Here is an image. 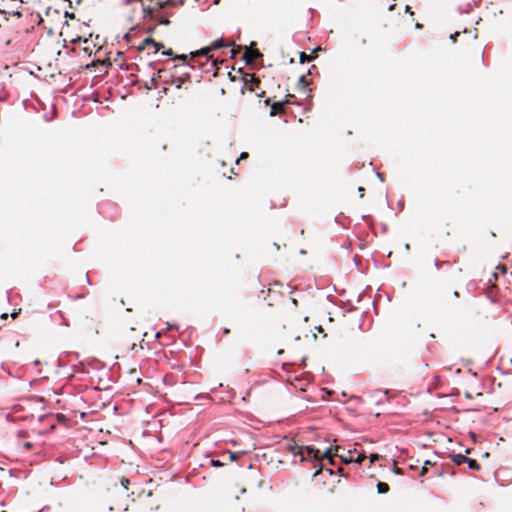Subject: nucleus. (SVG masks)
<instances>
[{
    "label": "nucleus",
    "mask_w": 512,
    "mask_h": 512,
    "mask_svg": "<svg viewBox=\"0 0 512 512\" xmlns=\"http://www.w3.org/2000/svg\"><path fill=\"white\" fill-rule=\"evenodd\" d=\"M58 14H59V11L57 9H54L52 11L51 7H47V9H46L47 16L58 15Z\"/></svg>",
    "instance_id": "nucleus-20"
},
{
    "label": "nucleus",
    "mask_w": 512,
    "mask_h": 512,
    "mask_svg": "<svg viewBox=\"0 0 512 512\" xmlns=\"http://www.w3.org/2000/svg\"><path fill=\"white\" fill-rule=\"evenodd\" d=\"M224 333L228 334V333H230V330L229 329H224Z\"/></svg>",
    "instance_id": "nucleus-47"
},
{
    "label": "nucleus",
    "mask_w": 512,
    "mask_h": 512,
    "mask_svg": "<svg viewBox=\"0 0 512 512\" xmlns=\"http://www.w3.org/2000/svg\"><path fill=\"white\" fill-rule=\"evenodd\" d=\"M84 44H86V46L83 48V51L86 54L91 55L92 54V48L90 47L89 41L87 39L84 40Z\"/></svg>",
    "instance_id": "nucleus-18"
},
{
    "label": "nucleus",
    "mask_w": 512,
    "mask_h": 512,
    "mask_svg": "<svg viewBox=\"0 0 512 512\" xmlns=\"http://www.w3.org/2000/svg\"><path fill=\"white\" fill-rule=\"evenodd\" d=\"M72 3H73L72 1H69L70 8H73Z\"/></svg>",
    "instance_id": "nucleus-51"
},
{
    "label": "nucleus",
    "mask_w": 512,
    "mask_h": 512,
    "mask_svg": "<svg viewBox=\"0 0 512 512\" xmlns=\"http://www.w3.org/2000/svg\"><path fill=\"white\" fill-rule=\"evenodd\" d=\"M248 156H249V155H248V153H247V152H242V153L240 154V157L236 160V162L238 163L240 160L248 158Z\"/></svg>",
    "instance_id": "nucleus-25"
},
{
    "label": "nucleus",
    "mask_w": 512,
    "mask_h": 512,
    "mask_svg": "<svg viewBox=\"0 0 512 512\" xmlns=\"http://www.w3.org/2000/svg\"><path fill=\"white\" fill-rule=\"evenodd\" d=\"M0 14H3L5 16L9 15V16H13L16 18H20L22 16V11L19 8L11 9V8H6L3 6V7H0ZM5 20H8V18L5 17Z\"/></svg>",
    "instance_id": "nucleus-12"
},
{
    "label": "nucleus",
    "mask_w": 512,
    "mask_h": 512,
    "mask_svg": "<svg viewBox=\"0 0 512 512\" xmlns=\"http://www.w3.org/2000/svg\"><path fill=\"white\" fill-rule=\"evenodd\" d=\"M211 463L214 467H221L223 464L219 460H211Z\"/></svg>",
    "instance_id": "nucleus-28"
},
{
    "label": "nucleus",
    "mask_w": 512,
    "mask_h": 512,
    "mask_svg": "<svg viewBox=\"0 0 512 512\" xmlns=\"http://www.w3.org/2000/svg\"><path fill=\"white\" fill-rule=\"evenodd\" d=\"M74 9H75V12L64 11V17L70 18V19H76L77 21L82 22V23L91 22L93 20V17L90 14L85 13L84 11H82L81 9H78V8H74Z\"/></svg>",
    "instance_id": "nucleus-7"
},
{
    "label": "nucleus",
    "mask_w": 512,
    "mask_h": 512,
    "mask_svg": "<svg viewBox=\"0 0 512 512\" xmlns=\"http://www.w3.org/2000/svg\"><path fill=\"white\" fill-rule=\"evenodd\" d=\"M242 80V94H244L245 90H248L255 92L258 97H264L265 91L261 89V80L254 73H243Z\"/></svg>",
    "instance_id": "nucleus-3"
},
{
    "label": "nucleus",
    "mask_w": 512,
    "mask_h": 512,
    "mask_svg": "<svg viewBox=\"0 0 512 512\" xmlns=\"http://www.w3.org/2000/svg\"><path fill=\"white\" fill-rule=\"evenodd\" d=\"M7 318H8V314L7 313H3L1 315V319H5L6 320Z\"/></svg>",
    "instance_id": "nucleus-41"
},
{
    "label": "nucleus",
    "mask_w": 512,
    "mask_h": 512,
    "mask_svg": "<svg viewBox=\"0 0 512 512\" xmlns=\"http://www.w3.org/2000/svg\"><path fill=\"white\" fill-rule=\"evenodd\" d=\"M291 301H292V303H293L294 305H296V304H297V301H296L295 299H291Z\"/></svg>",
    "instance_id": "nucleus-48"
},
{
    "label": "nucleus",
    "mask_w": 512,
    "mask_h": 512,
    "mask_svg": "<svg viewBox=\"0 0 512 512\" xmlns=\"http://www.w3.org/2000/svg\"><path fill=\"white\" fill-rule=\"evenodd\" d=\"M150 47H153L154 52L157 53L161 48L164 47V45L162 43L156 42L153 38L148 37L142 41V43L138 47V50L143 51Z\"/></svg>",
    "instance_id": "nucleus-9"
},
{
    "label": "nucleus",
    "mask_w": 512,
    "mask_h": 512,
    "mask_svg": "<svg viewBox=\"0 0 512 512\" xmlns=\"http://www.w3.org/2000/svg\"><path fill=\"white\" fill-rule=\"evenodd\" d=\"M260 57H262V54L257 48H254L252 46L246 47V50L243 55V59L246 61V63H252Z\"/></svg>",
    "instance_id": "nucleus-10"
},
{
    "label": "nucleus",
    "mask_w": 512,
    "mask_h": 512,
    "mask_svg": "<svg viewBox=\"0 0 512 512\" xmlns=\"http://www.w3.org/2000/svg\"><path fill=\"white\" fill-rule=\"evenodd\" d=\"M299 84L302 85L303 87H306L308 86L309 84V81L307 80L306 76L305 75H302L299 79Z\"/></svg>",
    "instance_id": "nucleus-19"
},
{
    "label": "nucleus",
    "mask_w": 512,
    "mask_h": 512,
    "mask_svg": "<svg viewBox=\"0 0 512 512\" xmlns=\"http://www.w3.org/2000/svg\"><path fill=\"white\" fill-rule=\"evenodd\" d=\"M378 493L384 494L389 491V485L385 482H378L377 484Z\"/></svg>",
    "instance_id": "nucleus-16"
},
{
    "label": "nucleus",
    "mask_w": 512,
    "mask_h": 512,
    "mask_svg": "<svg viewBox=\"0 0 512 512\" xmlns=\"http://www.w3.org/2000/svg\"><path fill=\"white\" fill-rule=\"evenodd\" d=\"M366 456L364 454H359L355 459L353 458V462L361 463L365 460Z\"/></svg>",
    "instance_id": "nucleus-21"
},
{
    "label": "nucleus",
    "mask_w": 512,
    "mask_h": 512,
    "mask_svg": "<svg viewBox=\"0 0 512 512\" xmlns=\"http://www.w3.org/2000/svg\"><path fill=\"white\" fill-rule=\"evenodd\" d=\"M327 471L330 473V474H333V471L331 469H327Z\"/></svg>",
    "instance_id": "nucleus-52"
},
{
    "label": "nucleus",
    "mask_w": 512,
    "mask_h": 512,
    "mask_svg": "<svg viewBox=\"0 0 512 512\" xmlns=\"http://www.w3.org/2000/svg\"><path fill=\"white\" fill-rule=\"evenodd\" d=\"M339 449H340L339 446L330 447L323 454H321L320 450H318V449H315V448L310 447V446L306 447L308 455H312L313 458L316 461H320V460H323V459H328L329 463L332 464V465H334V460H333V455L334 454H333V451H338Z\"/></svg>",
    "instance_id": "nucleus-6"
},
{
    "label": "nucleus",
    "mask_w": 512,
    "mask_h": 512,
    "mask_svg": "<svg viewBox=\"0 0 512 512\" xmlns=\"http://www.w3.org/2000/svg\"><path fill=\"white\" fill-rule=\"evenodd\" d=\"M339 449H340L339 446L330 447L323 454H321L320 450H318V449H315V448L310 447V446L306 447L308 455H312L313 458L316 461H320V460H323V459H328L329 463L332 464V465H334V460H333V455L334 454H333V451H338Z\"/></svg>",
    "instance_id": "nucleus-5"
},
{
    "label": "nucleus",
    "mask_w": 512,
    "mask_h": 512,
    "mask_svg": "<svg viewBox=\"0 0 512 512\" xmlns=\"http://www.w3.org/2000/svg\"><path fill=\"white\" fill-rule=\"evenodd\" d=\"M240 50V47H233L231 50H230V53H231V58H235L236 57V54L239 52Z\"/></svg>",
    "instance_id": "nucleus-23"
},
{
    "label": "nucleus",
    "mask_w": 512,
    "mask_h": 512,
    "mask_svg": "<svg viewBox=\"0 0 512 512\" xmlns=\"http://www.w3.org/2000/svg\"><path fill=\"white\" fill-rule=\"evenodd\" d=\"M435 464H436V463H433V462H431L430 460H426V461H424V463H423V465H424V466H427V467H428V466L435 465Z\"/></svg>",
    "instance_id": "nucleus-34"
},
{
    "label": "nucleus",
    "mask_w": 512,
    "mask_h": 512,
    "mask_svg": "<svg viewBox=\"0 0 512 512\" xmlns=\"http://www.w3.org/2000/svg\"><path fill=\"white\" fill-rule=\"evenodd\" d=\"M230 458H231L232 460H235V459H236L235 454H234V453H230Z\"/></svg>",
    "instance_id": "nucleus-43"
},
{
    "label": "nucleus",
    "mask_w": 512,
    "mask_h": 512,
    "mask_svg": "<svg viewBox=\"0 0 512 512\" xmlns=\"http://www.w3.org/2000/svg\"><path fill=\"white\" fill-rule=\"evenodd\" d=\"M170 2H157L156 7L141 6L139 8H132L129 20L133 22L136 19H153L160 25H169L170 20L161 14V10Z\"/></svg>",
    "instance_id": "nucleus-2"
},
{
    "label": "nucleus",
    "mask_w": 512,
    "mask_h": 512,
    "mask_svg": "<svg viewBox=\"0 0 512 512\" xmlns=\"http://www.w3.org/2000/svg\"><path fill=\"white\" fill-rule=\"evenodd\" d=\"M459 35H460V33H459V32H455L454 34H451L450 38H451V40H452L453 42H455V41H456V38H457Z\"/></svg>",
    "instance_id": "nucleus-32"
},
{
    "label": "nucleus",
    "mask_w": 512,
    "mask_h": 512,
    "mask_svg": "<svg viewBox=\"0 0 512 512\" xmlns=\"http://www.w3.org/2000/svg\"><path fill=\"white\" fill-rule=\"evenodd\" d=\"M465 276L462 269L451 268L447 275L444 276L442 284V296L447 301H453L460 297L459 290L465 283Z\"/></svg>",
    "instance_id": "nucleus-1"
},
{
    "label": "nucleus",
    "mask_w": 512,
    "mask_h": 512,
    "mask_svg": "<svg viewBox=\"0 0 512 512\" xmlns=\"http://www.w3.org/2000/svg\"><path fill=\"white\" fill-rule=\"evenodd\" d=\"M288 97H291V95H287V99L284 102H275V103H273L271 105V110H270V115L271 116H277V115L285 114V104L290 102Z\"/></svg>",
    "instance_id": "nucleus-11"
},
{
    "label": "nucleus",
    "mask_w": 512,
    "mask_h": 512,
    "mask_svg": "<svg viewBox=\"0 0 512 512\" xmlns=\"http://www.w3.org/2000/svg\"><path fill=\"white\" fill-rule=\"evenodd\" d=\"M369 459H370L371 463H374L375 461H377L379 459V455L376 453L370 454Z\"/></svg>",
    "instance_id": "nucleus-24"
},
{
    "label": "nucleus",
    "mask_w": 512,
    "mask_h": 512,
    "mask_svg": "<svg viewBox=\"0 0 512 512\" xmlns=\"http://www.w3.org/2000/svg\"><path fill=\"white\" fill-rule=\"evenodd\" d=\"M283 448L294 456L301 455V462L306 460L303 455L302 447H300L293 439H286V442L283 444Z\"/></svg>",
    "instance_id": "nucleus-8"
},
{
    "label": "nucleus",
    "mask_w": 512,
    "mask_h": 512,
    "mask_svg": "<svg viewBox=\"0 0 512 512\" xmlns=\"http://www.w3.org/2000/svg\"><path fill=\"white\" fill-rule=\"evenodd\" d=\"M231 46L230 43H227L225 42L223 39H219V40H216L214 41L209 47H206V48H203L195 53H191V58H190V62H189V65L193 68L194 65H195V58L197 56H206L208 57V54L211 50H216V49H220L222 47H229Z\"/></svg>",
    "instance_id": "nucleus-4"
},
{
    "label": "nucleus",
    "mask_w": 512,
    "mask_h": 512,
    "mask_svg": "<svg viewBox=\"0 0 512 512\" xmlns=\"http://www.w3.org/2000/svg\"><path fill=\"white\" fill-rule=\"evenodd\" d=\"M404 9H405V12H406V13H409L411 16H413V15H414V13L411 11V7H410V6L406 5V6L404 7Z\"/></svg>",
    "instance_id": "nucleus-31"
},
{
    "label": "nucleus",
    "mask_w": 512,
    "mask_h": 512,
    "mask_svg": "<svg viewBox=\"0 0 512 512\" xmlns=\"http://www.w3.org/2000/svg\"><path fill=\"white\" fill-rule=\"evenodd\" d=\"M427 472H428V467L423 465L421 468V471H420V476L423 477L424 475H426Z\"/></svg>",
    "instance_id": "nucleus-27"
},
{
    "label": "nucleus",
    "mask_w": 512,
    "mask_h": 512,
    "mask_svg": "<svg viewBox=\"0 0 512 512\" xmlns=\"http://www.w3.org/2000/svg\"><path fill=\"white\" fill-rule=\"evenodd\" d=\"M22 446L26 449V450H31L33 448V443L30 442V441H25L22 443Z\"/></svg>",
    "instance_id": "nucleus-22"
},
{
    "label": "nucleus",
    "mask_w": 512,
    "mask_h": 512,
    "mask_svg": "<svg viewBox=\"0 0 512 512\" xmlns=\"http://www.w3.org/2000/svg\"><path fill=\"white\" fill-rule=\"evenodd\" d=\"M466 463L472 470L478 471L481 468L480 464L475 459L468 458V461H466Z\"/></svg>",
    "instance_id": "nucleus-15"
},
{
    "label": "nucleus",
    "mask_w": 512,
    "mask_h": 512,
    "mask_svg": "<svg viewBox=\"0 0 512 512\" xmlns=\"http://www.w3.org/2000/svg\"><path fill=\"white\" fill-rule=\"evenodd\" d=\"M395 8V4L389 6V10L392 11Z\"/></svg>",
    "instance_id": "nucleus-44"
},
{
    "label": "nucleus",
    "mask_w": 512,
    "mask_h": 512,
    "mask_svg": "<svg viewBox=\"0 0 512 512\" xmlns=\"http://www.w3.org/2000/svg\"><path fill=\"white\" fill-rule=\"evenodd\" d=\"M322 471V465H320L313 474V478L317 477Z\"/></svg>",
    "instance_id": "nucleus-29"
},
{
    "label": "nucleus",
    "mask_w": 512,
    "mask_h": 512,
    "mask_svg": "<svg viewBox=\"0 0 512 512\" xmlns=\"http://www.w3.org/2000/svg\"><path fill=\"white\" fill-rule=\"evenodd\" d=\"M175 58H176V59H181V60H183V61H186L187 56H186V55H179V56H176Z\"/></svg>",
    "instance_id": "nucleus-36"
},
{
    "label": "nucleus",
    "mask_w": 512,
    "mask_h": 512,
    "mask_svg": "<svg viewBox=\"0 0 512 512\" xmlns=\"http://www.w3.org/2000/svg\"><path fill=\"white\" fill-rule=\"evenodd\" d=\"M136 346H137V345H136L135 343H133V344H132V346H131V350H135V349H136Z\"/></svg>",
    "instance_id": "nucleus-45"
},
{
    "label": "nucleus",
    "mask_w": 512,
    "mask_h": 512,
    "mask_svg": "<svg viewBox=\"0 0 512 512\" xmlns=\"http://www.w3.org/2000/svg\"><path fill=\"white\" fill-rule=\"evenodd\" d=\"M121 484L124 486V488L128 489V485H129V480L127 478H122L121 479Z\"/></svg>",
    "instance_id": "nucleus-26"
},
{
    "label": "nucleus",
    "mask_w": 512,
    "mask_h": 512,
    "mask_svg": "<svg viewBox=\"0 0 512 512\" xmlns=\"http://www.w3.org/2000/svg\"><path fill=\"white\" fill-rule=\"evenodd\" d=\"M272 293H275V291L273 289L269 288L267 291V295L271 296Z\"/></svg>",
    "instance_id": "nucleus-40"
},
{
    "label": "nucleus",
    "mask_w": 512,
    "mask_h": 512,
    "mask_svg": "<svg viewBox=\"0 0 512 512\" xmlns=\"http://www.w3.org/2000/svg\"><path fill=\"white\" fill-rule=\"evenodd\" d=\"M40 364V361L39 360H35V365H39Z\"/></svg>",
    "instance_id": "nucleus-50"
},
{
    "label": "nucleus",
    "mask_w": 512,
    "mask_h": 512,
    "mask_svg": "<svg viewBox=\"0 0 512 512\" xmlns=\"http://www.w3.org/2000/svg\"><path fill=\"white\" fill-rule=\"evenodd\" d=\"M337 452H338V451H333V454H334V455H333V457H334V456H338ZM339 457H340V459H341V461H342L343 463L348 464V463H352V462H353V457L351 456V451H348V454H347V455H342V454H341V455H339Z\"/></svg>",
    "instance_id": "nucleus-14"
},
{
    "label": "nucleus",
    "mask_w": 512,
    "mask_h": 512,
    "mask_svg": "<svg viewBox=\"0 0 512 512\" xmlns=\"http://www.w3.org/2000/svg\"><path fill=\"white\" fill-rule=\"evenodd\" d=\"M358 191H359L360 196L363 197L365 189L363 187H359Z\"/></svg>",
    "instance_id": "nucleus-37"
},
{
    "label": "nucleus",
    "mask_w": 512,
    "mask_h": 512,
    "mask_svg": "<svg viewBox=\"0 0 512 512\" xmlns=\"http://www.w3.org/2000/svg\"><path fill=\"white\" fill-rule=\"evenodd\" d=\"M162 150H163V151H164V150H166V145H163V146H162Z\"/></svg>",
    "instance_id": "nucleus-53"
},
{
    "label": "nucleus",
    "mask_w": 512,
    "mask_h": 512,
    "mask_svg": "<svg viewBox=\"0 0 512 512\" xmlns=\"http://www.w3.org/2000/svg\"><path fill=\"white\" fill-rule=\"evenodd\" d=\"M418 467V464H410L409 465V469L413 470V469H416Z\"/></svg>",
    "instance_id": "nucleus-38"
},
{
    "label": "nucleus",
    "mask_w": 512,
    "mask_h": 512,
    "mask_svg": "<svg viewBox=\"0 0 512 512\" xmlns=\"http://www.w3.org/2000/svg\"><path fill=\"white\" fill-rule=\"evenodd\" d=\"M393 471H394L396 474H399V475H402V474H403L402 469H400V468H399V467H397L396 465H394Z\"/></svg>",
    "instance_id": "nucleus-30"
},
{
    "label": "nucleus",
    "mask_w": 512,
    "mask_h": 512,
    "mask_svg": "<svg viewBox=\"0 0 512 512\" xmlns=\"http://www.w3.org/2000/svg\"><path fill=\"white\" fill-rule=\"evenodd\" d=\"M497 269L501 270L503 274L506 273V267L504 265L497 266Z\"/></svg>",
    "instance_id": "nucleus-35"
},
{
    "label": "nucleus",
    "mask_w": 512,
    "mask_h": 512,
    "mask_svg": "<svg viewBox=\"0 0 512 512\" xmlns=\"http://www.w3.org/2000/svg\"><path fill=\"white\" fill-rule=\"evenodd\" d=\"M20 311H21V309H19L18 311H15V310H14V311L12 312V314H11L12 318H13V319H15V318L19 315Z\"/></svg>",
    "instance_id": "nucleus-33"
},
{
    "label": "nucleus",
    "mask_w": 512,
    "mask_h": 512,
    "mask_svg": "<svg viewBox=\"0 0 512 512\" xmlns=\"http://www.w3.org/2000/svg\"><path fill=\"white\" fill-rule=\"evenodd\" d=\"M313 58H314L313 55H307L305 52H302L300 54V62L301 63L310 62Z\"/></svg>",
    "instance_id": "nucleus-17"
},
{
    "label": "nucleus",
    "mask_w": 512,
    "mask_h": 512,
    "mask_svg": "<svg viewBox=\"0 0 512 512\" xmlns=\"http://www.w3.org/2000/svg\"><path fill=\"white\" fill-rule=\"evenodd\" d=\"M451 460L456 464V465H461V464H464L466 463V461H468V457H466L465 455L463 454H454L451 456Z\"/></svg>",
    "instance_id": "nucleus-13"
},
{
    "label": "nucleus",
    "mask_w": 512,
    "mask_h": 512,
    "mask_svg": "<svg viewBox=\"0 0 512 512\" xmlns=\"http://www.w3.org/2000/svg\"><path fill=\"white\" fill-rule=\"evenodd\" d=\"M268 305H269V306H273L274 304H273V302H272V301H270V300H269V301H268Z\"/></svg>",
    "instance_id": "nucleus-49"
},
{
    "label": "nucleus",
    "mask_w": 512,
    "mask_h": 512,
    "mask_svg": "<svg viewBox=\"0 0 512 512\" xmlns=\"http://www.w3.org/2000/svg\"><path fill=\"white\" fill-rule=\"evenodd\" d=\"M338 472H339L341 475H344V470H343V468H341V467H340V468H338Z\"/></svg>",
    "instance_id": "nucleus-42"
},
{
    "label": "nucleus",
    "mask_w": 512,
    "mask_h": 512,
    "mask_svg": "<svg viewBox=\"0 0 512 512\" xmlns=\"http://www.w3.org/2000/svg\"><path fill=\"white\" fill-rule=\"evenodd\" d=\"M269 103H270V99H266V100H265V104H266V105H269Z\"/></svg>",
    "instance_id": "nucleus-46"
},
{
    "label": "nucleus",
    "mask_w": 512,
    "mask_h": 512,
    "mask_svg": "<svg viewBox=\"0 0 512 512\" xmlns=\"http://www.w3.org/2000/svg\"><path fill=\"white\" fill-rule=\"evenodd\" d=\"M163 54L171 56L173 52L171 49H169L168 51H165Z\"/></svg>",
    "instance_id": "nucleus-39"
}]
</instances>
